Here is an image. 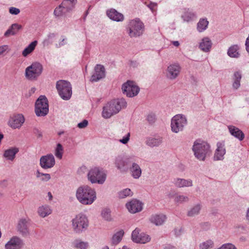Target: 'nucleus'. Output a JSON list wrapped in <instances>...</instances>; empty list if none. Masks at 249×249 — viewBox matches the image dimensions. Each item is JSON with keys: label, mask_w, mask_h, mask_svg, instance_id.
<instances>
[{"label": "nucleus", "mask_w": 249, "mask_h": 249, "mask_svg": "<svg viewBox=\"0 0 249 249\" xmlns=\"http://www.w3.org/2000/svg\"><path fill=\"white\" fill-rule=\"evenodd\" d=\"M107 15L111 20L120 22L124 19V15L118 12L116 10L113 8L108 9L107 12Z\"/></svg>", "instance_id": "nucleus-22"}, {"label": "nucleus", "mask_w": 249, "mask_h": 249, "mask_svg": "<svg viewBox=\"0 0 249 249\" xmlns=\"http://www.w3.org/2000/svg\"><path fill=\"white\" fill-rule=\"evenodd\" d=\"M174 184L178 188L189 187L193 186V181L190 179L177 178L174 179Z\"/></svg>", "instance_id": "nucleus-24"}, {"label": "nucleus", "mask_w": 249, "mask_h": 249, "mask_svg": "<svg viewBox=\"0 0 249 249\" xmlns=\"http://www.w3.org/2000/svg\"><path fill=\"white\" fill-rule=\"evenodd\" d=\"M55 34L54 33H50L48 35V37L49 39L53 38L54 37Z\"/></svg>", "instance_id": "nucleus-61"}, {"label": "nucleus", "mask_w": 249, "mask_h": 249, "mask_svg": "<svg viewBox=\"0 0 249 249\" xmlns=\"http://www.w3.org/2000/svg\"><path fill=\"white\" fill-rule=\"evenodd\" d=\"M192 150L195 158L199 161H205L212 153L209 143L201 139H197L194 142Z\"/></svg>", "instance_id": "nucleus-1"}, {"label": "nucleus", "mask_w": 249, "mask_h": 249, "mask_svg": "<svg viewBox=\"0 0 249 249\" xmlns=\"http://www.w3.org/2000/svg\"><path fill=\"white\" fill-rule=\"evenodd\" d=\"M202 209L201 203H197L192 207L187 212V215L189 217H195L198 215Z\"/></svg>", "instance_id": "nucleus-29"}, {"label": "nucleus", "mask_w": 249, "mask_h": 249, "mask_svg": "<svg viewBox=\"0 0 249 249\" xmlns=\"http://www.w3.org/2000/svg\"><path fill=\"white\" fill-rule=\"evenodd\" d=\"M88 121L87 120H84L82 122L79 123L77 124V127L79 128H84L87 126Z\"/></svg>", "instance_id": "nucleus-54"}, {"label": "nucleus", "mask_w": 249, "mask_h": 249, "mask_svg": "<svg viewBox=\"0 0 249 249\" xmlns=\"http://www.w3.org/2000/svg\"><path fill=\"white\" fill-rule=\"evenodd\" d=\"M156 118L155 114H149L147 117V120L150 124H153L156 121Z\"/></svg>", "instance_id": "nucleus-50"}, {"label": "nucleus", "mask_w": 249, "mask_h": 249, "mask_svg": "<svg viewBox=\"0 0 249 249\" xmlns=\"http://www.w3.org/2000/svg\"><path fill=\"white\" fill-rule=\"evenodd\" d=\"M49 112V105L47 98L41 95L36 101L35 105V113L37 116H46Z\"/></svg>", "instance_id": "nucleus-9"}, {"label": "nucleus", "mask_w": 249, "mask_h": 249, "mask_svg": "<svg viewBox=\"0 0 249 249\" xmlns=\"http://www.w3.org/2000/svg\"><path fill=\"white\" fill-rule=\"evenodd\" d=\"M239 47L237 45L231 46L228 50V55L232 58H238L240 56L239 53Z\"/></svg>", "instance_id": "nucleus-33"}, {"label": "nucleus", "mask_w": 249, "mask_h": 249, "mask_svg": "<svg viewBox=\"0 0 249 249\" xmlns=\"http://www.w3.org/2000/svg\"><path fill=\"white\" fill-rule=\"evenodd\" d=\"M63 152V148L62 145L60 143H58L55 150V155L56 158L59 159H61L62 158Z\"/></svg>", "instance_id": "nucleus-47"}, {"label": "nucleus", "mask_w": 249, "mask_h": 249, "mask_svg": "<svg viewBox=\"0 0 249 249\" xmlns=\"http://www.w3.org/2000/svg\"><path fill=\"white\" fill-rule=\"evenodd\" d=\"M141 230L136 228L132 232L131 239L132 241L136 243L145 244L149 242L151 238L150 236L143 233H140Z\"/></svg>", "instance_id": "nucleus-12"}, {"label": "nucleus", "mask_w": 249, "mask_h": 249, "mask_svg": "<svg viewBox=\"0 0 249 249\" xmlns=\"http://www.w3.org/2000/svg\"><path fill=\"white\" fill-rule=\"evenodd\" d=\"M87 177L88 180L92 184H103L106 181L107 175L102 169L94 167L89 170Z\"/></svg>", "instance_id": "nucleus-5"}, {"label": "nucleus", "mask_w": 249, "mask_h": 249, "mask_svg": "<svg viewBox=\"0 0 249 249\" xmlns=\"http://www.w3.org/2000/svg\"><path fill=\"white\" fill-rule=\"evenodd\" d=\"M190 81L193 85H196L197 82V79L194 75L190 76Z\"/></svg>", "instance_id": "nucleus-57"}, {"label": "nucleus", "mask_w": 249, "mask_h": 249, "mask_svg": "<svg viewBox=\"0 0 249 249\" xmlns=\"http://www.w3.org/2000/svg\"><path fill=\"white\" fill-rule=\"evenodd\" d=\"M217 249H236V248L231 243H227L222 245L221 247Z\"/></svg>", "instance_id": "nucleus-48"}, {"label": "nucleus", "mask_w": 249, "mask_h": 249, "mask_svg": "<svg viewBox=\"0 0 249 249\" xmlns=\"http://www.w3.org/2000/svg\"><path fill=\"white\" fill-rule=\"evenodd\" d=\"M21 28V25L17 23L13 24L11 25L9 29L5 32L4 36L6 37H8L10 36L15 35Z\"/></svg>", "instance_id": "nucleus-28"}, {"label": "nucleus", "mask_w": 249, "mask_h": 249, "mask_svg": "<svg viewBox=\"0 0 249 249\" xmlns=\"http://www.w3.org/2000/svg\"><path fill=\"white\" fill-rule=\"evenodd\" d=\"M102 217L107 221L111 220V211L109 209L106 208L102 210L101 213Z\"/></svg>", "instance_id": "nucleus-46"}, {"label": "nucleus", "mask_w": 249, "mask_h": 249, "mask_svg": "<svg viewBox=\"0 0 249 249\" xmlns=\"http://www.w3.org/2000/svg\"><path fill=\"white\" fill-rule=\"evenodd\" d=\"M18 231L22 236H27L29 235L28 220L25 218L20 219L17 225Z\"/></svg>", "instance_id": "nucleus-19"}, {"label": "nucleus", "mask_w": 249, "mask_h": 249, "mask_svg": "<svg viewBox=\"0 0 249 249\" xmlns=\"http://www.w3.org/2000/svg\"><path fill=\"white\" fill-rule=\"evenodd\" d=\"M166 76L168 78L170 79L171 78V68L170 67V66L168 67Z\"/></svg>", "instance_id": "nucleus-58"}, {"label": "nucleus", "mask_w": 249, "mask_h": 249, "mask_svg": "<svg viewBox=\"0 0 249 249\" xmlns=\"http://www.w3.org/2000/svg\"><path fill=\"white\" fill-rule=\"evenodd\" d=\"M72 228L74 231L77 233L86 231L89 226V220L86 214L80 213L71 220Z\"/></svg>", "instance_id": "nucleus-4"}, {"label": "nucleus", "mask_w": 249, "mask_h": 249, "mask_svg": "<svg viewBox=\"0 0 249 249\" xmlns=\"http://www.w3.org/2000/svg\"><path fill=\"white\" fill-rule=\"evenodd\" d=\"M36 178L43 181H47L51 179V176L49 174H44L39 171L36 172Z\"/></svg>", "instance_id": "nucleus-45"}, {"label": "nucleus", "mask_w": 249, "mask_h": 249, "mask_svg": "<svg viewBox=\"0 0 249 249\" xmlns=\"http://www.w3.org/2000/svg\"><path fill=\"white\" fill-rule=\"evenodd\" d=\"M76 3L77 0H64L62 2V5L69 12L74 8Z\"/></svg>", "instance_id": "nucleus-39"}, {"label": "nucleus", "mask_w": 249, "mask_h": 249, "mask_svg": "<svg viewBox=\"0 0 249 249\" xmlns=\"http://www.w3.org/2000/svg\"><path fill=\"white\" fill-rule=\"evenodd\" d=\"M181 18L184 22H189L196 18V14L192 9L186 8L182 10Z\"/></svg>", "instance_id": "nucleus-21"}, {"label": "nucleus", "mask_w": 249, "mask_h": 249, "mask_svg": "<svg viewBox=\"0 0 249 249\" xmlns=\"http://www.w3.org/2000/svg\"><path fill=\"white\" fill-rule=\"evenodd\" d=\"M54 157L52 154L42 156L40 159V165L44 169L51 168L54 165Z\"/></svg>", "instance_id": "nucleus-14"}, {"label": "nucleus", "mask_w": 249, "mask_h": 249, "mask_svg": "<svg viewBox=\"0 0 249 249\" xmlns=\"http://www.w3.org/2000/svg\"><path fill=\"white\" fill-rule=\"evenodd\" d=\"M132 177L135 179L139 178L142 175V169L140 165L135 162H133L129 168Z\"/></svg>", "instance_id": "nucleus-25"}, {"label": "nucleus", "mask_w": 249, "mask_h": 249, "mask_svg": "<svg viewBox=\"0 0 249 249\" xmlns=\"http://www.w3.org/2000/svg\"><path fill=\"white\" fill-rule=\"evenodd\" d=\"M245 45L246 50L249 53V36L246 39Z\"/></svg>", "instance_id": "nucleus-59"}, {"label": "nucleus", "mask_w": 249, "mask_h": 249, "mask_svg": "<svg viewBox=\"0 0 249 249\" xmlns=\"http://www.w3.org/2000/svg\"><path fill=\"white\" fill-rule=\"evenodd\" d=\"M209 25V21L206 18H200L198 23H197L196 29L199 32H202L205 31Z\"/></svg>", "instance_id": "nucleus-32"}, {"label": "nucleus", "mask_w": 249, "mask_h": 249, "mask_svg": "<svg viewBox=\"0 0 249 249\" xmlns=\"http://www.w3.org/2000/svg\"><path fill=\"white\" fill-rule=\"evenodd\" d=\"M217 148L215 151L213 160H222L224 159V155L226 154V148L225 143L223 142H219L216 144Z\"/></svg>", "instance_id": "nucleus-18"}, {"label": "nucleus", "mask_w": 249, "mask_h": 249, "mask_svg": "<svg viewBox=\"0 0 249 249\" xmlns=\"http://www.w3.org/2000/svg\"><path fill=\"white\" fill-rule=\"evenodd\" d=\"M7 185V182L6 180H2L0 181V186L1 187H5Z\"/></svg>", "instance_id": "nucleus-60"}, {"label": "nucleus", "mask_w": 249, "mask_h": 249, "mask_svg": "<svg viewBox=\"0 0 249 249\" xmlns=\"http://www.w3.org/2000/svg\"><path fill=\"white\" fill-rule=\"evenodd\" d=\"M56 88L59 95L62 99L68 100L71 98L72 95V88L69 82L60 80L56 83Z\"/></svg>", "instance_id": "nucleus-6"}, {"label": "nucleus", "mask_w": 249, "mask_h": 249, "mask_svg": "<svg viewBox=\"0 0 249 249\" xmlns=\"http://www.w3.org/2000/svg\"><path fill=\"white\" fill-rule=\"evenodd\" d=\"M242 78L241 73L239 71H236L234 73L232 83V87L233 89H237L240 86V81Z\"/></svg>", "instance_id": "nucleus-36"}, {"label": "nucleus", "mask_w": 249, "mask_h": 249, "mask_svg": "<svg viewBox=\"0 0 249 249\" xmlns=\"http://www.w3.org/2000/svg\"><path fill=\"white\" fill-rule=\"evenodd\" d=\"M130 133H127L124 138L119 140V142L123 144H126L130 139Z\"/></svg>", "instance_id": "nucleus-52"}, {"label": "nucleus", "mask_w": 249, "mask_h": 249, "mask_svg": "<svg viewBox=\"0 0 249 249\" xmlns=\"http://www.w3.org/2000/svg\"><path fill=\"white\" fill-rule=\"evenodd\" d=\"M212 42L211 40L208 37H205L202 39L199 43V48L204 52H208L212 47Z\"/></svg>", "instance_id": "nucleus-27"}, {"label": "nucleus", "mask_w": 249, "mask_h": 249, "mask_svg": "<svg viewBox=\"0 0 249 249\" xmlns=\"http://www.w3.org/2000/svg\"><path fill=\"white\" fill-rule=\"evenodd\" d=\"M246 219L249 222V208L248 209L246 213Z\"/></svg>", "instance_id": "nucleus-63"}, {"label": "nucleus", "mask_w": 249, "mask_h": 249, "mask_svg": "<svg viewBox=\"0 0 249 249\" xmlns=\"http://www.w3.org/2000/svg\"><path fill=\"white\" fill-rule=\"evenodd\" d=\"M43 66L39 62H35L25 69V76L30 80H36L42 73Z\"/></svg>", "instance_id": "nucleus-8"}, {"label": "nucleus", "mask_w": 249, "mask_h": 249, "mask_svg": "<svg viewBox=\"0 0 249 249\" xmlns=\"http://www.w3.org/2000/svg\"><path fill=\"white\" fill-rule=\"evenodd\" d=\"M25 121L24 116L20 114L14 115L9 122L10 126L13 128H18L21 127Z\"/></svg>", "instance_id": "nucleus-20"}, {"label": "nucleus", "mask_w": 249, "mask_h": 249, "mask_svg": "<svg viewBox=\"0 0 249 249\" xmlns=\"http://www.w3.org/2000/svg\"><path fill=\"white\" fill-rule=\"evenodd\" d=\"M37 41L35 40L32 42L27 47H26L22 52L23 56L26 57L31 53L35 49Z\"/></svg>", "instance_id": "nucleus-37"}, {"label": "nucleus", "mask_w": 249, "mask_h": 249, "mask_svg": "<svg viewBox=\"0 0 249 249\" xmlns=\"http://www.w3.org/2000/svg\"><path fill=\"white\" fill-rule=\"evenodd\" d=\"M73 245L74 248L77 249H87L89 244L87 242L76 240L73 242Z\"/></svg>", "instance_id": "nucleus-41"}, {"label": "nucleus", "mask_w": 249, "mask_h": 249, "mask_svg": "<svg viewBox=\"0 0 249 249\" xmlns=\"http://www.w3.org/2000/svg\"><path fill=\"white\" fill-rule=\"evenodd\" d=\"M181 68L178 63L172 64V79L178 77L180 74Z\"/></svg>", "instance_id": "nucleus-40"}, {"label": "nucleus", "mask_w": 249, "mask_h": 249, "mask_svg": "<svg viewBox=\"0 0 249 249\" xmlns=\"http://www.w3.org/2000/svg\"><path fill=\"white\" fill-rule=\"evenodd\" d=\"M133 195L132 191L129 188H126L120 191L118 196L120 198H124L126 197L131 196Z\"/></svg>", "instance_id": "nucleus-42"}, {"label": "nucleus", "mask_w": 249, "mask_h": 249, "mask_svg": "<svg viewBox=\"0 0 249 249\" xmlns=\"http://www.w3.org/2000/svg\"><path fill=\"white\" fill-rule=\"evenodd\" d=\"M33 133L36 136L37 138H41L42 137V132L40 130L37 128H34L33 129Z\"/></svg>", "instance_id": "nucleus-55"}, {"label": "nucleus", "mask_w": 249, "mask_h": 249, "mask_svg": "<svg viewBox=\"0 0 249 249\" xmlns=\"http://www.w3.org/2000/svg\"><path fill=\"white\" fill-rule=\"evenodd\" d=\"M183 232V230L181 227H179L174 229V234L176 237L180 236Z\"/></svg>", "instance_id": "nucleus-49"}, {"label": "nucleus", "mask_w": 249, "mask_h": 249, "mask_svg": "<svg viewBox=\"0 0 249 249\" xmlns=\"http://www.w3.org/2000/svg\"><path fill=\"white\" fill-rule=\"evenodd\" d=\"M126 207L131 213L141 212L142 209V203L140 201L133 199L126 204Z\"/></svg>", "instance_id": "nucleus-17"}, {"label": "nucleus", "mask_w": 249, "mask_h": 249, "mask_svg": "<svg viewBox=\"0 0 249 249\" xmlns=\"http://www.w3.org/2000/svg\"><path fill=\"white\" fill-rule=\"evenodd\" d=\"M37 212L40 216L44 218L50 215L52 213V210L50 206L44 205L38 208Z\"/></svg>", "instance_id": "nucleus-31"}, {"label": "nucleus", "mask_w": 249, "mask_h": 249, "mask_svg": "<svg viewBox=\"0 0 249 249\" xmlns=\"http://www.w3.org/2000/svg\"><path fill=\"white\" fill-rule=\"evenodd\" d=\"M127 103L124 98L116 99L107 103L103 108L102 116L107 119L118 113L122 108L126 107Z\"/></svg>", "instance_id": "nucleus-3"}, {"label": "nucleus", "mask_w": 249, "mask_h": 249, "mask_svg": "<svg viewBox=\"0 0 249 249\" xmlns=\"http://www.w3.org/2000/svg\"><path fill=\"white\" fill-rule=\"evenodd\" d=\"M144 28V25L140 20H132L128 25L127 33L130 37H139L142 35Z\"/></svg>", "instance_id": "nucleus-7"}, {"label": "nucleus", "mask_w": 249, "mask_h": 249, "mask_svg": "<svg viewBox=\"0 0 249 249\" xmlns=\"http://www.w3.org/2000/svg\"><path fill=\"white\" fill-rule=\"evenodd\" d=\"M186 123L187 120L182 115H175L172 118V131L178 133L182 131Z\"/></svg>", "instance_id": "nucleus-11"}, {"label": "nucleus", "mask_w": 249, "mask_h": 249, "mask_svg": "<svg viewBox=\"0 0 249 249\" xmlns=\"http://www.w3.org/2000/svg\"><path fill=\"white\" fill-rule=\"evenodd\" d=\"M8 49V46L7 45L0 46V55L3 54Z\"/></svg>", "instance_id": "nucleus-56"}, {"label": "nucleus", "mask_w": 249, "mask_h": 249, "mask_svg": "<svg viewBox=\"0 0 249 249\" xmlns=\"http://www.w3.org/2000/svg\"><path fill=\"white\" fill-rule=\"evenodd\" d=\"M147 6L154 13L156 10L157 7V3L156 2H150L149 4H147Z\"/></svg>", "instance_id": "nucleus-51"}, {"label": "nucleus", "mask_w": 249, "mask_h": 249, "mask_svg": "<svg viewBox=\"0 0 249 249\" xmlns=\"http://www.w3.org/2000/svg\"><path fill=\"white\" fill-rule=\"evenodd\" d=\"M124 235V231L123 230H120L115 233L112 237L111 242L114 245H117L121 241Z\"/></svg>", "instance_id": "nucleus-38"}, {"label": "nucleus", "mask_w": 249, "mask_h": 249, "mask_svg": "<svg viewBox=\"0 0 249 249\" xmlns=\"http://www.w3.org/2000/svg\"><path fill=\"white\" fill-rule=\"evenodd\" d=\"M213 242L212 240H208L199 245L200 249H209L213 248Z\"/></svg>", "instance_id": "nucleus-44"}, {"label": "nucleus", "mask_w": 249, "mask_h": 249, "mask_svg": "<svg viewBox=\"0 0 249 249\" xmlns=\"http://www.w3.org/2000/svg\"><path fill=\"white\" fill-rule=\"evenodd\" d=\"M162 142L161 138L147 137L145 141L146 144L151 147L159 146Z\"/></svg>", "instance_id": "nucleus-30"}, {"label": "nucleus", "mask_w": 249, "mask_h": 249, "mask_svg": "<svg viewBox=\"0 0 249 249\" xmlns=\"http://www.w3.org/2000/svg\"><path fill=\"white\" fill-rule=\"evenodd\" d=\"M69 12L67 9H65V7L62 5L61 3L59 6H57L54 11L53 14L56 17H62L65 16L66 13Z\"/></svg>", "instance_id": "nucleus-35"}, {"label": "nucleus", "mask_w": 249, "mask_h": 249, "mask_svg": "<svg viewBox=\"0 0 249 249\" xmlns=\"http://www.w3.org/2000/svg\"><path fill=\"white\" fill-rule=\"evenodd\" d=\"M18 152V149L17 148H11L5 151L4 157L7 160H13L16 154Z\"/></svg>", "instance_id": "nucleus-34"}, {"label": "nucleus", "mask_w": 249, "mask_h": 249, "mask_svg": "<svg viewBox=\"0 0 249 249\" xmlns=\"http://www.w3.org/2000/svg\"><path fill=\"white\" fill-rule=\"evenodd\" d=\"M78 200L83 205H90L96 198V194L94 189L84 185L78 188L76 192Z\"/></svg>", "instance_id": "nucleus-2"}, {"label": "nucleus", "mask_w": 249, "mask_h": 249, "mask_svg": "<svg viewBox=\"0 0 249 249\" xmlns=\"http://www.w3.org/2000/svg\"><path fill=\"white\" fill-rule=\"evenodd\" d=\"M65 39L63 38L62 39V40L59 43V46H62L64 45V44H65L66 43L65 42Z\"/></svg>", "instance_id": "nucleus-64"}, {"label": "nucleus", "mask_w": 249, "mask_h": 249, "mask_svg": "<svg viewBox=\"0 0 249 249\" xmlns=\"http://www.w3.org/2000/svg\"><path fill=\"white\" fill-rule=\"evenodd\" d=\"M94 70V72L90 78L91 82H97L105 77L106 71L103 65L97 64L95 66Z\"/></svg>", "instance_id": "nucleus-15"}, {"label": "nucleus", "mask_w": 249, "mask_h": 249, "mask_svg": "<svg viewBox=\"0 0 249 249\" xmlns=\"http://www.w3.org/2000/svg\"><path fill=\"white\" fill-rule=\"evenodd\" d=\"M130 160L128 159L123 158L121 156H118L115 158L114 164L115 167L121 172H125L128 170V164Z\"/></svg>", "instance_id": "nucleus-16"}, {"label": "nucleus", "mask_w": 249, "mask_h": 249, "mask_svg": "<svg viewBox=\"0 0 249 249\" xmlns=\"http://www.w3.org/2000/svg\"><path fill=\"white\" fill-rule=\"evenodd\" d=\"M124 94L127 97H133L136 96L140 91V88L132 81H127L122 87Z\"/></svg>", "instance_id": "nucleus-10"}, {"label": "nucleus", "mask_w": 249, "mask_h": 249, "mask_svg": "<svg viewBox=\"0 0 249 249\" xmlns=\"http://www.w3.org/2000/svg\"><path fill=\"white\" fill-rule=\"evenodd\" d=\"M230 134L239 141H242L245 137L244 133L238 128L233 125L228 126Z\"/></svg>", "instance_id": "nucleus-23"}, {"label": "nucleus", "mask_w": 249, "mask_h": 249, "mask_svg": "<svg viewBox=\"0 0 249 249\" xmlns=\"http://www.w3.org/2000/svg\"><path fill=\"white\" fill-rule=\"evenodd\" d=\"M23 246V240L17 236H14L6 243L5 249H21Z\"/></svg>", "instance_id": "nucleus-13"}, {"label": "nucleus", "mask_w": 249, "mask_h": 249, "mask_svg": "<svg viewBox=\"0 0 249 249\" xmlns=\"http://www.w3.org/2000/svg\"><path fill=\"white\" fill-rule=\"evenodd\" d=\"M189 200V197L184 195H176L174 196V201L178 204L188 202Z\"/></svg>", "instance_id": "nucleus-43"}, {"label": "nucleus", "mask_w": 249, "mask_h": 249, "mask_svg": "<svg viewBox=\"0 0 249 249\" xmlns=\"http://www.w3.org/2000/svg\"><path fill=\"white\" fill-rule=\"evenodd\" d=\"M166 219V216L163 214H154L149 218L151 223L156 226H160L164 223Z\"/></svg>", "instance_id": "nucleus-26"}, {"label": "nucleus", "mask_w": 249, "mask_h": 249, "mask_svg": "<svg viewBox=\"0 0 249 249\" xmlns=\"http://www.w3.org/2000/svg\"><path fill=\"white\" fill-rule=\"evenodd\" d=\"M172 44L176 47H178L179 45V43L178 41H172Z\"/></svg>", "instance_id": "nucleus-62"}, {"label": "nucleus", "mask_w": 249, "mask_h": 249, "mask_svg": "<svg viewBox=\"0 0 249 249\" xmlns=\"http://www.w3.org/2000/svg\"><path fill=\"white\" fill-rule=\"evenodd\" d=\"M20 12V10L18 8L16 7H10L9 9V13L12 15H17Z\"/></svg>", "instance_id": "nucleus-53"}]
</instances>
